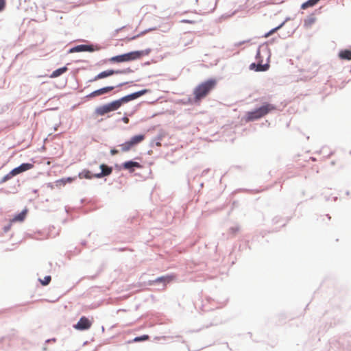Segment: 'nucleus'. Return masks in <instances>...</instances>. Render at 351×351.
<instances>
[{"mask_svg":"<svg viewBox=\"0 0 351 351\" xmlns=\"http://www.w3.org/2000/svg\"><path fill=\"white\" fill-rule=\"evenodd\" d=\"M217 80L208 78L199 84L193 90V101H201L216 87Z\"/></svg>","mask_w":351,"mask_h":351,"instance_id":"1","label":"nucleus"},{"mask_svg":"<svg viewBox=\"0 0 351 351\" xmlns=\"http://www.w3.org/2000/svg\"><path fill=\"white\" fill-rule=\"evenodd\" d=\"M276 107L275 105L268 102H263V104L251 111L246 112L245 120L246 122H251L256 121L268 113L275 110Z\"/></svg>","mask_w":351,"mask_h":351,"instance_id":"2","label":"nucleus"},{"mask_svg":"<svg viewBox=\"0 0 351 351\" xmlns=\"http://www.w3.org/2000/svg\"><path fill=\"white\" fill-rule=\"evenodd\" d=\"M329 344L330 348L335 351L351 350V335L344 334L338 339H331Z\"/></svg>","mask_w":351,"mask_h":351,"instance_id":"3","label":"nucleus"},{"mask_svg":"<svg viewBox=\"0 0 351 351\" xmlns=\"http://www.w3.org/2000/svg\"><path fill=\"white\" fill-rule=\"evenodd\" d=\"M176 278L174 274H167L158 276L153 280H149L147 284L149 286L156 287L158 289H164L166 286Z\"/></svg>","mask_w":351,"mask_h":351,"instance_id":"4","label":"nucleus"},{"mask_svg":"<svg viewBox=\"0 0 351 351\" xmlns=\"http://www.w3.org/2000/svg\"><path fill=\"white\" fill-rule=\"evenodd\" d=\"M121 106L118 99H115L107 104L97 106L95 110L94 114L97 116H104L108 112L117 110L121 108Z\"/></svg>","mask_w":351,"mask_h":351,"instance_id":"5","label":"nucleus"},{"mask_svg":"<svg viewBox=\"0 0 351 351\" xmlns=\"http://www.w3.org/2000/svg\"><path fill=\"white\" fill-rule=\"evenodd\" d=\"M133 84V82L132 81L124 82H121V83L118 84L116 86H104V87H101L100 88H98L97 90H93V92H91L90 93L87 95L85 97V98H86L87 99H92L93 97H98V96L106 94L108 92L114 90L115 88L122 87V86H125L126 84Z\"/></svg>","mask_w":351,"mask_h":351,"instance_id":"6","label":"nucleus"},{"mask_svg":"<svg viewBox=\"0 0 351 351\" xmlns=\"http://www.w3.org/2000/svg\"><path fill=\"white\" fill-rule=\"evenodd\" d=\"M133 72H134V70H132L130 67H128L124 69H118V70L108 69V70L100 72L99 77H101V79H104V78H106L108 77H110V76H111L112 75H115V74H128V73H131Z\"/></svg>","mask_w":351,"mask_h":351,"instance_id":"7","label":"nucleus"},{"mask_svg":"<svg viewBox=\"0 0 351 351\" xmlns=\"http://www.w3.org/2000/svg\"><path fill=\"white\" fill-rule=\"evenodd\" d=\"M92 326V321L86 316H82L77 322L73 325V328L79 331L88 330Z\"/></svg>","mask_w":351,"mask_h":351,"instance_id":"8","label":"nucleus"},{"mask_svg":"<svg viewBox=\"0 0 351 351\" xmlns=\"http://www.w3.org/2000/svg\"><path fill=\"white\" fill-rule=\"evenodd\" d=\"M130 61H134L131 51L112 56L109 59V62L111 63H121Z\"/></svg>","mask_w":351,"mask_h":351,"instance_id":"9","label":"nucleus"},{"mask_svg":"<svg viewBox=\"0 0 351 351\" xmlns=\"http://www.w3.org/2000/svg\"><path fill=\"white\" fill-rule=\"evenodd\" d=\"M270 56L269 55L267 58V62L265 64H263V60L258 61V62H252L250 64L249 69L252 71H254L256 72H263L267 71L269 69V60Z\"/></svg>","mask_w":351,"mask_h":351,"instance_id":"10","label":"nucleus"},{"mask_svg":"<svg viewBox=\"0 0 351 351\" xmlns=\"http://www.w3.org/2000/svg\"><path fill=\"white\" fill-rule=\"evenodd\" d=\"M99 169L100 172L94 173L93 175L95 178H102L109 176L112 173L113 167L102 163L99 165Z\"/></svg>","mask_w":351,"mask_h":351,"instance_id":"11","label":"nucleus"},{"mask_svg":"<svg viewBox=\"0 0 351 351\" xmlns=\"http://www.w3.org/2000/svg\"><path fill=\"white\" fill-rule=\"evenodd\" d=\"M78 52H94L99 51L102 47L99 44L88 43L77 45Z\"/></svg>","mask_w":351,"mask_h":351,"instance_id":"12","label":"nucleus"},{"mask_svg":"<svg viewBox=\"0 0 351 351\" xmlns=\"http://www.w3.org/2000/svg\"><path fill=\"white\" fill-rule=\"evenodd\" d=\"M124 170H128L130 173H133L136 169H141L142 165L134 160H126L121 163Z\"/></svg>","mask_w":351,"mask_h":351,"instance_id":"13","label":"nucleus"},{"mask_svg":"<svg viewBox=\"0 0 351 351\" xmlns=\"http://www.w3.org/2000/svg\"><path fill=\"white\" fill-rule=\"evenodd\" d=\"M34 167V164L31 162H23L18 167L13 168L11 171L14 176L25 172Z\"/></svg>","mask_w":351,"mask_h":351,"instance_id":"14","label":"nucleus"},{"mask_svg":"<svg viewBox=\"0 0 351 351\" xmlns=\"http://www.w3.org/2000/svg\"><path fill=\"white\" fill-rule=\"evenodd\" d=\"M151 51L152 49L150 48H147L144 50L131 51V52L132 54L133 60H136L144 56L148 55L151 52Z\"/></svg>","mask_w":351,"mask_h":351,"instance_id":"15","label":"nucleus"},{"mask_svg":"<svg viewBox=\"0 0 351 351\" xmlns=\"http://www.w3.org/2000/svg\"><path fill=\"white\" fill-rule=\"evenodd\" d=\"M27 211L28 210L26 208L22 210L20 213H17L14 216V217L12 219V222L23 221L27 216Z\"/></svg>","mask_w":351,"mask_h":351,"instance_id":"16","label":"nucleus"},{"mask_svg":"<svg viewBox=\"0 0 351 351\" xmlns=\"http://www.w3.org/2000/svg\"><path fill=\"white\" fill-rule=\"evenodd\" d=\"M157 29V27H149V28H147L142 32H141L139 34H136V35H134L133 36H131V37H126L125 38V40L127 41H131V40H136L138 38L145 35V34L148 33V32H150L152 31H154V30H156Z\"/></svg>","mask_w":351,"mask_h":351,"instance_id":"17","label":"nucleus"},{"mask_svg":"<svg viewBox=\"0 0 351 351\" xmlns=\"http://www.w3.org/2000/svg\"><path fill=\"white\" fill-rule=\"evenodd\" d=\"M68 70V68L66 66H63L62 67L58 68L55 69L52 73L50 74L49 77L51 78H56L60 75H62L63 73H64Z\"/></svg>","mask_w":351,"mask_h":351,"instance_id":"18","label":"nucleus"},{"mask_svg":"<svg viewBox=\"0 0 351 351\" xmlns=\"http://www.w3.org/2000/svg\"><path fill=\"white\" fill-rule=\"evenodd\" d=\"M145 138V135L143 134H138L134 135L130 138V141L132 143V145L134 146L139 144L141 142H142Z\"/></svg>","mask_w":351,"mask_h":351,"instance_id":"19","label":"nucleus"},{"mask_svg":"<svg viewBox=\"0 0 351 351\" xmlns=\"http://www.w3.org/2000/svg\"><path fill=\"white\" fill-rule=\"evenodd\" d=\"M117 99H118L119 102L120 103L121 106H122L124 104H126L131 101L135 100L136 98H135V95H134V93H130L125 96H123Z\"/></svg>","mask_w":351,"mask_h":351,"instance_id":"20","label":"nucleus"},{"mask_svg":"<svg viewBox=\"0 0 351 351\" xmlns=\"http://www.w3.org/2000/svg\"><path fill=\"white\" fill-rule=\"evenodd\" d=\"M339 58L341 60H351V50L350 49H341L339 52Z\"/></svg>","mask_w":351,"mask_h":351,"instance_id":"21","label":"nucleus"},{"mask_svg":"<svg viewBox=\"0 0 351 351\" xmlns=\"http://www.w3.org/2000/svg\"><path fill=\"white\" fill-rule=\"evenodd\" d=\"M75 180L74 177L62 178L56 181V185L58 187L65 186L67 183H71Z\"/></svg>","mask_w":351,"mask_h":351,"instance_id":"22","label":"nucleus"},{"mask_svg":"<svg viewBox=\"0 0 351 351\" xmlns=\"http://www.w3.org/2000/svg\"><path fill=\"white\" fill-rule=\"evenodd\" d=\"M93 173H92V172L88 170V169H84L82 170L81 172H80L78 173V177L80 178H85V179H92L93 178H95L93 176Z\"/></svg>","mask_w":351,"mask_h":351,"instance_id":"23","label":"nucleus"},{"mask_svg":"<svg viewBox=\"0 0 351 351\" xmlns=\"http://www.w3.org/2000/svg\"><path fill=\"white\" fill-rule=\"evenodd\" d=\"M163 138V135L162 134H158L149 143L150 147H154V145L161 146V140Z\"/></svg>","mask_w":351,"mask_h":351,"instance_id":"24","label":"nucleus"},{"mask_svg":"<svg viewBox=\"0 0 351 351\" xmlns=\"http://www.w3.org/2000/svg\"><path fill=\"white\" fill-rule=\"evenodd\" d=\"M320 0H307L302 3L300 8L302 10H305L308 8L313 7Z\"/></svg>","mask_w":351,"mask_h":351,"instance_id":"25","label":"nucleus"},{"mask_svg":"<svg viewBox=\"0 0 351 351\" xmlns=\"http://www.w3.org/2000/svg\"><path fill=\"white\" fill-rule=\"evenodd\" d=\"M315 22V18L313 14H311L304 20V26L306 27H310Z\"/></svg>","mask_w":351,"mask_h":351,"instance_id":"26","label":"nucleus"},{"mask_svg":"<svg viewBox=\"0 0 351 351\" xmlns=\"http://www.w3.org/2000/svg\"><path fill=\"white\" fill-rule=\"evenodd\" d=\"M120 146L121 147V151L124 152H128L133 147L130 139L121 144Z\"/></svg>","mask_w":351,"mask_h":351,"instance_id":"27","label":"nucleus"},{"mask_svg":"<svg viewBox=\"0 0 351 351\" xmlns=\"http://www.w3.org/2000/svg\"><path fill=\"white\" fill-rule=\"evenodd\" d=\"M149 339V336L148 335H143L135 337L132 339V342H141V341H147Z\"/></svg>","mask_w":351,"mask_h":351,"instance_id":"28","label":"nucleus"},{"mask_svg":"<svg viewBox=\"0 0 351 351\" xmlns=\"http://www.w3.org/2000/svg\"><path fill=\"white\" fill-rule=\"evenodd\" d=\"M13 177H14V176L12 173V171H10L9 173H8L6 175H5L0 180V184H3V183L6 182L7 181L11 180Z\"/></svg>","mask_w":351,"mask_h":351,"instance_id":"29","label":"nucleus"},{"mask_svg":"<svg viewBox=\"0 0 351 351\" xmlns=\"http://www.w3.org/2000/svg\"><path fill=\"white\" fill-rule=\"evenodd\" d=\"M149 92H150L149 89L144 88V89H141L140 90L134 92V94L135 98L136 99L139 98L140 97H141Z\"/></svg>","mask_w":351,"mask_h":351,"instance_id":"30","label":"nucleus"},{"mask_svg":"<svg viewBox=\"0 0 351 351\" xmlns=\"http://www.w3.org/2000/svg\"><path fill=\"white\" fill-rule=\"evenodd\" d=\"M149 92H150L149 89L144 88V89H141L140 90L134 92V94L135 98L136 99L139 98L140 97H141Z\"/></svg>","mask_w":351,"mask_h":351,"instance_id":"31","label":"nucleus"},{"mask_svg":"<svg viewBox=\"0 0 351 351\" xmlns=\"http://www.w3.org/2000/svg\"><path fill=\"white\" fill-rule=\"evenodd\" d=\"M38 280L43 286H47L50 283L51 280V276L47 275L44 277L43 279L38 278Z\"/></svg>","mask_w":351,"mask_h":351,"instance_id":"32","label":"nucleus"},{"mask_svg":"<svg viewBox=\"0 0 351 351\" xmlns=\"http://www.w3.org/2000/svg\"><path fill=\"white\" fill-rule=\"evenodd\" d=\"M182 101H183V104H191V105L198 104L200 102V101H193V97H188L186 100L183 99Z\"/></svg>","mask_w":351,"mask_h":351,"instance_id":"33","label":"nucleus"},{"mask_svg":"<svg viewBox=\"0 0 351 351\" xmlns=\"http://www.w3.org/2000/svg\"><path fill=\"white\" fill-rule=\"evenodd\" d=\"M276 32H277V29L274 27L271 29H270L269 32L265 33L264 35L263 36V37L267 38L269 36H271V34L276 33Z\"/></svg>","mask_w":351,"mask_h":351,"instance_id":"34","label":"nucleus"},{"mask_svg":"<svg viewBox=\"0 0 351 351\" xmlns=\"http://www.w3.org/2000/svg\"><path fill=\"white\" fill-rule=\"evenodd\" d=\"M263 47V46H259L257 49L256 53V59L258 60V61L263 60L261 55V49Z\"/></svg>","mask_w":351,"mask_h":351,"instance_id":"35","label":"nucleus"},{"mask_svg":"<svg viewBox=\"0 0 351 351\" xmlns=\"http://www.w3.org/2000/svg\"><path fill=\"white\" fill-rule=\"evenodd\" d=\"M290 20V17H287L281 23H280L278 26L275 27L277 29V31L280 29L286 23L287 21Z\"/></svg>","mask_w":351,"mask_h":351,"instance_id":"36","label":"nucleus"},{"mask_svg":"<svg viewBox=\"0 0 351 351\" xmlns=\"http://www.w3.org/2000/svg\"><path fill=\"white\" fill-rule=\"evenodd\" d=\"M75 52H78L77 45L71 47L68 51V53H75Z\"/></svg>","mask_w":351,"mask_h":351,"instance_id":"37","label":"nucleus"},{"mask_svg":"<svg viewBox=\"0 0 351 351\" xmlns=\"http://www.w3.org/2000/svg\"><path fill=\"white\" fill-rule=\"evenodd\" d=\"M17 191H18V190H17L16 186L14 185L13 186H11L10 187V191H6L5 193H16Z\"/></svg>","mask_w":351,"mask_h":351,"instance_id":"38","label":"nucleus"},{"mask_svg":"<svg viewBox=\"0 0 351 351\" xmlns=\"http://www.w3.org/2000/svg\"><path fill=\"white\" fill-rule=\"evenodd\" d=\"M99 73L97 75H95L93 78L88 80L87 82L91 83V82H95L97 80H101V77H99Z\"/></svg>","mask_w":351,"mask_h":351,"instance_id":"39","label":"nucleus"},{"mask_svg":"<svg viewBox=\"0 0 351 351\" xmlns=\"http://www.w3.org/2000/svg\"><path fill=\"white\" fill-rule=\"evenodd\" d=\"M99 73L97 75H95L93 78L88 80L87 82L91 83V82H95L97 80H101V77H99Z\"/></svg>","mask_w":351,"mask_h":351,"instance_id":"40","label":"nucleus"},{"mask_svg":"<svg viewBox=\"0 0 351 351\" xmlns=\"http://www.w3.org/2000/svg\"><path fill=\"white\" fill-rule=\"evenodd\" d=\"M11 226H12V223H10L5 226H4V227L3 228V232L5 233V232H8L10 228H11Z\"/></svg>","mask_w":351,"mask_h":351,"instance_id":"41","label":"nucleus"},{"mask_svg":"<svg viewBox=\"0 0 351 351\" xmlns=\"http://www.w3.org/2000/svg\"><path fill=\"white\" fill-rule=\"evenodd\" d=\"M5 0H0V12H2L5 8Z\"/></svg>","mask_w":351,"mask_h":351,"instance_id":"42","label":"nucleus"},{"mask_svg":"<svg viewBox=\"0 0 351 351\" xmlns=\"http://www.w3.org/2000/svg\"><path fill=\"white\" fill-rule=\"evenodd\" d=\"M239 230V226H234V227H231L230 228V231L233 234L237 233Z\"/></svg>","mask_w":351,"mask_h":351,"instance_id":"43","label":"nucleus"},{"mask_svg":"<svg viewBox=\"0 0 351 351\" xmlns=\"http://www.w3.org/2000/svg\"><path fill=\"white\" fill-rule=\"evenodd\" d=\"M181 23H189V24H194L195 23V21L193 20H189V19H182L181 21Z\"/></svg>","mask_w":351,"mask_h":351,"instance_id":"44","label":"nucleus"},{"mask_svg":"<svg viewBox=\"0 0 351 351\" xmlns=\"http://www.w3.org/2000/svg\"><path fill=\"white\" fill-rule=\"evenodd\" d=\"M119 121H121L125 123H128L129 118L127 117L126 114H125V116H123Z\"/></svg>","mask_w":351,"mask_h":351,"instance_id":"45","label":"nucleus"},{"mask_svg":"<svg viewBox=\"0 0 351 351\" xmlns=\"http://www.w3.org/2000/svg\"><path fill=\"white\" fill-rule=\"evenodd\" d=\"M281 218L279 217H275L273 219H272V222L274 224H277L280 222Z\"/></svg>","mask_w":351,"mask_h":351,"instance_id":"46","label":"nucleus"},{"mask_svg":"<svg viewBox=\"0 0 351 351\" xmlns=\"http://www.w3.org/2000/svg\"><path fill=\"white\" fill-rule=\"evenodd\" d=\"M110 152L112 156H114L119 153V150L115 148H112L110 149Z\"/></svg>","mask_w":351,"mask_h":351,"instance_id":"47","label":"nucleus"},{"mask_svg":"<svg viewBox=\"0 0 351 351\" xmlns=\"http://www.w3.org/2000/svg\"><path fill=\"white\" fill-rule=\"evenodd\" d=\"M114 168L117 170V171H121L122 169H123V168L121 166V164H115L114 165Z\"/></svg>","mask_w":351,"mask_h":351,"instance_id":"48","label":"nucleus"},{"mask_svg":"<svg viewBox=\"0 0 351 351\" xmlns=\"http://www.w3.org/2000/svg\"><path fill=\"white\" fill-rule=\"evenodd\" d=\"M248 41H249V40H243V41L239 42V43H235V45H235V46H237V47H239V46H241V45H243V44H244V43H247V42H248Z\"/></svg>","mask_w":351,"mask_h":351,"instance_id":"49","label":"nucleus"},{"mask_svg":"<svg viewBox=\"0 0 351 351\" xmlns=\"http://www.w3.org/2000/svg\"><path fill=\"white\" fill-rule=\"evenodd\" d=\"M56 341V338H51V339H48L45 341V343H49V342H55Z\"/></svg>","mask_w":351,"mask_h":351,"instance_id":"50","label":"nucleus"},{"mask_svg":"<svg viewBox=\"0 0 351 351\" xmlns=\"http://www.w3.org/2000/svg\"><path fill=\"white\" fill-rule=\"evenodd\" d=\"M276 39V38H273L270 39L269 40H268L267 42H266L265 44L266 45L271 44L275 41Z\"/></svg>","mask_w":351,"mask_h":351,"instance_id":"51","label":"nucleus"},{"mask_svg":"<svg viewBox=\"0 0 351 351\" xmlns=\"http://www.w3.org/2000/svg\"><path fill=\"white\" fill-rule=\"evenodd\" d=\"M209 170H210L209 169H204V170L202 171V176H205L206 174H207V173H208V172L209 171Z\"/></svg>","mask_w":351,"mask_h":351,"instance_id":"52","label":"nucleus"},{"mask_svg":"<svg viewBox=\"0 0 351 351\" xmlns=\"http://www.w3.org/2000/svg\"><path fill=\"white\" fill-rule=\"evenodd\" d=\"M217 324H218V323H217V322H216V323H213V322H211L209 325H206V326H205V328H208L209 326H216V325H217Z\"/></svg>","mask_w":351,"mask_h":351,"instance_id":"53","label":"nucleus"},{"mask_svg":"<svg viewBox=\"0 0 351 351\" xmlns=\"http://www.w3.org/2000/svg\"><path fill=\"white\" fill-rule=\"evenodd\" d=\"M114 250H118L119 252H123L125 250V247H120V248H114Z\"/></svg>","mask_w":351,"mask_h":351,"instance_id":"54","label":"nucleus"},{"mask_svg":"<svg viewBox=\"0 0 351 351\" xmlns=\"http://www.w3.org/2000/svg\"><path fill=\"white\" fill-rule=\"evenodd\" d=\"M264 45H265V43H263V45H262V46H263V47L262 48H265V49L267 52H269V49H268L267 46V45H266V46H264Z\"/></svg>","mask_w":351,"mask_h":351,"instance_id":"55","label":"nucleus"},{"mask_svg":"<svg viewBox=\"0 0 351 351\" xmlns=\"http://www.w3.org/2000/svg\"><path fill=\"white\" fill-rule=\"evenodd\" d=\"M123 28H125V26H123V27H120V28H118V29H117L115 31H116V32L117 33V32H119V31H121V29H123Z\"/></svg>","mask_w":351,"mask_h":351,"instance_id":"56","label":"nucleus"},{"mask_svg":"<svg viewBox=\"0 0 351 351\" xmlns=\"http://www.w3.org/2000/svg\"><path fill=\"white\" fill-rule=\"evenodd\" d=\"M81 244L82 245H86V241L85 240H83V241H82Z\"/></svg>","mask_w":351,"mask_h":351,"instance_id":"57","label":"nucleus"},{"mask_svg":"<svg viewBox=\"0 0 351 351\" xmlns=\"http://www.w3.org/2000/svg\"><path fill=\"white\" fill-rule=\"evenodd\" d=\"M32 192H33L34 193L36 194V193H38V189H33V190H32Z\"/></svg>","mask_w":351,"mask_h":351,"instance_id":"58","label":"nucleus"},{"mask_svg":"<svg viewBox=\"0 0 351 351\" xmlns=\"http://www.w3.org/2000/svg\"><path fill=\"white\" fill-rule=\"evenodd\" d=\"M48 186H49L51 188H53V184L51 183H49L48 184Z\"/></svg>","mask_w":351,"mask_h":351,"instance_id":"59","label":"nucleus"},{"mask_svg":"<svg viewBox=\"0 0 351 351\" xmlns=\"http://www.w3.org/2000/svg\"><path fill=\"white\" fill-rule=\"evenodd\" d=\"M326 216H327V218H328V219H330V218H331V217H330V215L327 214V215H326Z\"/></svg>","mask_w":351,"mask_h":351,"instance_id":"60","label":"nucleus"},{"mask_svg":"<svg viewBox=\"0 0 351 351\" xmlns=\"http://www.w3.org/2000/svg\"><path fill=\"white\" fill-rule=\"evenodd\" d=\"M149 62H146L144 63V65H149Z\"/></svg>","mask_w":351,"mask_h":351,"instance_id":"61","label":"nucleus"},{"mask_svg":"<svg viewBox=\"0 0 351 351\" xmlns=\"http://www.w3.org/2000/svg\"><path fill=\"white\" fill-rule=\"evenodd\" d=\"M16 183H17V186H20V182H19V180L16 181Z\"/></svg>","mask_w":351,"mask_h":351,"instance_id":"62","label":"nucleus"},{"mask_svg":"<svg viewBox=\"0 0 351 351\" xmlns=\"http://www.w3.org/2000/svg\"><path fill=\"white\" fill-rule=\"evenodd\" d=\"M105 330L104 327V326H101V330L104 332Z\"/></svg>","mask_w":351,"mask_h":351,"instance_id":"63","label":"nucleus"},{"mask_svg":"<svg viewBox=\"0 0 351 351\" xmlns=\"http://www.w3.org/2000/svg\"><path fill=\"white\" fill-rule=\"evenodd\" d=\"M151 152H152V150H149V151H148V152H147V154H151Z\"/></svg>","mask_w":351,"mask_h":351,"instance_id":"64","label":"nucleus"}]
</instances>
